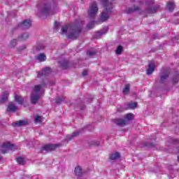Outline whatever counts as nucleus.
<instances>
[{
	"mask_svg": "<svg viewBox=\"0 0 179 179\" xmlns=\"http://www.w3.org/2000/svg\"><path fill=\"white\" fill-rule=\"evenodd\" d=\"M69 31V38H78L82 31V26L78 24H69L62 27V34H66Z\"/></svg>",
	"mask_w": 179,
	"mask_h": 179,
	"instance_id": "f257e3e1",
	"label": "nucleus"
},
{
	"mask_svg": "<svg viewBox=\"0 0 179 179\" xmlns=\"http://www.w3.org/2000/svg\"><path fill=\"white\" fill-rule=\"evenodd\" d=\"M106 9L101 13L100 21L107 22L110 19V15L113 12V4L108 3V0H102Z\"/></svg>",
	"mask_w": 179,
	"mask_h": 179,
	"instance_id": "f03ea898",
	"label": "nucleus"
},
{
	"mask_svg": "<svg viewBox=\"0 0 179 179\" xmlns=\"http://www.w3.org/2000/svg\"><path fill=\"white\" fill-rule=\"evenodd\" d=\"M43 87H45V84L44 83L35 85L32 94L31 95V103L32 104L37 103V101L41 97V90H43Z\"/></svg>",
	"mask_w": 179,
	"mask_h": 179,
	"instance_id": "7ed1b4c3",
	"label": "nucleus"
},
{
	"mask_svg": "<svg viewBox=\"0 0 179 179\" xmlns=\"http://www.w3.org/2000/svg\"><path fill=\"white\" fill-rule=\"evenodd\" d=\"M38 12L41 15H54V9L47 2H43L38 6Z\"/></svg>",
	"mask_w": 179,
	"mask_h": 179,
	"instance_id": "20e7f679",
	"label": "nucleus"
},
{
	"mask_svg": "<svg viewBox=\"0 0 179 179\" xmlns=\"http://www.w3.org/2000/svg\"><path fill=\"white\" fill-rule=\"evenodd\" d=\"M99 12V8L97 7V3L96 2H92L90 5V9L88 10V17L90 19H94L97 16V13Z\"/></svg>",
	"mask_w": 179,
	"mask_h": 179,
	"instance_id": "39448f33",
	"label": "nucleus"
},
{
	"mask_svg": "<svg viewBox=\"0 0 179 179\" xmlns=\"http://www.w3.org/2000/svg\"><path fill=\"white\" fill-rule=\"evenodd\" d=\"M146 5L148 6L145 8V12L147 13H156L157 12V9H159V6H153V1H145Z\"/></svg>",
	"mask_w": 179,
	"mask_h": 179,
	"instance_id": "423d86ee",
	"label": "nucleus"
},
{
	"mask_svg": "<svg viewBox=\"0 0 179 179\" xmlns=\"http://www.w3.org/2000/svg\"><path fill=\"white\" fill-rule=\"evenodd\" d=\"M31 27V20L27 19L24 20L22 22L17 24L15 29H20L21 30H27V29H30Z\"/></svg>",
	"mask_w": 179,
	"mask_h": 179,
	"instance_id": "0eeeda50",
	"label": "nucleus"
},
{
	"mask_svg": "<svg viewBox=\"0 0 179 179\" xmlns=\"http://www.w3.org/2000/svg\"><path fill=\"white\" fill-rule=\"evenodd\" d=\"M61 144H47L42 147L41 152L45 150V152H51L52 150H55L57 148H59Z\"/></svg>",
	"mask_w": 179,
	"mask_h": 179,
	"instance_id": "6e6552de",
	"label": "nucleus"
},
{
	"mask_svg": "<svg viewBox=\"0 0 179 179\" xmlns=\"http://www.w3.org/2000/svg\"><path fill=\"white\" fill-rule=\"evenodd\" d=\"M170 76V71L169 70H164L160 72L159 73V83H165L166 80L169 78V76Z\"/></svg>",
	"mask_w": 179,
	"mask_h": 179,
	"instance_id": "1a4fd4ad",
	"label": "nucleus"
},
{
	"mask_svg": "<svg viewBox=\"0 0 179 179\" xmlns=\"http://www.w3.org/2000/svg\"><path fill=\"white\" fill-rule=\"evenodd\" d=\"M51 68L45 67L43 69L42 71L38 73V78H43V76H48L51 73Z\"/></svg>",
	"mask_w": 179,
	"mask_h": 179,
	"instance_id": "9d476101",
	"label": "nucleus"
},
{
	"mask_svg": "<svg viewBox=\"0 0 179 179\" xmlns=\"http://www.w3.org/2000/svg\"><path fill=\"white\" fill-rule=\"evenodd\" d=\"M113 122L117 125V127H125V125H127V120L125 119H121V118H116L115 120H113Z\"/></svg>",
	"mask_w": 179,
	"mask_h": 179,
	"instance_id": "9b49d317",
	"label": "nucleus"
},
{
	"mask_svg": "<svg viewBox=\"0 0 179 179\" xmlns=\"http://www.w3.org/2000/svg\"><path fill=\"white\" fill-rule=\"evenodd\" d=\"M19 110V108L17 106L15 105V103L10 102L8 103V108H7V111L8 113H16Z\"/></svg>",
	"mask_w": 179,
	"mask_h": 179,
	"instance_id": "f8f14e48",
	"label": "nucleus"
},
{
	"mask_svg": "<svg viewBox=\"0 0 179 179\" xmlns=\"http://www.w3.org/2000/svg\"><path fill=\"white\" fill-rule=\"evenodd\" d=\"M10 148V143H3V145L0 146V152L3 154L8 153V151Z\"/></svg>",
	"mask_w": 179,
	"mask_h": 179,
	"instance_id": "ddd939ff",
	"label": "nucleus"
},
{
	"mask_svg": "<svg viewBox=\"0 0 179 179\" xmlns=\"http://www.w3.org/2000/svg\"><path fill=\"white\" fill-rule=\"evenodd\" d=\"M155 68H156L155 62L149 63L148 68L147 69V75H152L155 72Z\"/></svg>",
	"mask_w": 179,
	"mask_h": 179,
	"instance_id": "4468645a",
	"label": "nucleus"
},
{
	"mask_svg": "<svg viewBox=\"0 0 179 179\" xmlns=\"http://www.w3.org/2000/svg\"><path fill=\"white\" fill-rule=\"evenodd\" d=\"M138 10H141V7L138 6H133L132 7L126 8V13H134V12H138Z\"/></svg>",
	"mask_w": 179,
	"mask_h": 179,
	"instance_id": "2eb2a0df",
	"label": "nucleus"
},
{
	"mask_svg": "<svg viewBox=\"0 0 179 179\" xmlns=\"http://www.w3.org/2000/svg\"><path fill=\"white\" fill-rule=\"evenodd\" d=\"M9 97V93L8 92H5L2 95L1 98L0 99V104H3L8 101V99Z\"/></svg>",
	"mask_w": 179,
	"mask_h": 179,
	"instance_id": "dca6fc26",
	"label": "nucleus"
},
{
	"mask_svg": "<svg viewBox=\"0 0 179 179\" xmlns=\"http://www.w3.org/2000/svg\"><path fill=\"white\" fill-rule=\"evenodd\" d=\"M45 48L42 43H38L36 46L34 47V52H38L40 51H43Z\"/></svg>",
	"mask_w": 179,
	"mask_h": 179,
	"instance_id": "f3484780",
	"label": "nucleus"
},
{
	"mask_svg": "<svg viewBox=\"0 0 179 179\" xmlns=\"http://www.w3.org/2000/svg\"><path fill=\"white\" fill-rule=\"evenodd\" d=\"M80 133V131H74L71 135H67L66 138V141H71V139H73V138H76V136H78Z\"/></svg>",
	"mask_w": 179,
	"mask_h": 179,
	"instance_id": "a211bd4d",
	"label": "nucleus"
},
{
	"mask_svg": "<svg viewBox=\"0 0 179 179\" xmlns=\"http://www.w3.org/2000/svg\"><path fill=\"white\" fill-rule=\"evenodd\" d=\"M36 59L39 61V62H44V61L47 60V56H45V54L44 53H40L36 57Z\"/></svg>",
	"mask_w": 179,
	"mask_h": 179,
	"instance_id": "6ab92c4d",
	"label": "nucleus"
},
{
	"mask_svg": "<svg viewBox=\"0 0 179 179\" xmlns=\"http://www.w3.org/2000/svg\"><path fill=\"white\" fill-rule=\"evenodd\" d=\"M107 28L103 29V31H99L96 32L94 35L95 38H100V36H103V34H106L107 33Z\"/></svg>",
	"mask_w": 179,
	"mask_h": 179,
	"instance_id": "aec40b11",
	"label": "nucleus"
},
{
	"mask_svg": "<svg viewBox=\"0 0 179 179\" xmlns=\"http://www.w3.org/2000/svg\"><path fill=\"white\" fill-rule=\"evenodd\" d=\"M59 63L61 65L62 68H63V69H67L68 66H69V64L68 63V61L65 59H63L59 62Z\"/></svg>",
	"mask_w": 179,
	"mask_h": 179,
	"instance_id": "412c9836",
	"label": "nucleus"
},
{
	"mask_svg": "<svg viewBox=\"0 0 179 179\" xmlns=\"http://www.w3.org/2000/svg\"><path fill=\"white\" fill-rule=\"evenodd\" d=\"M15 100L17 103H18V104L21 105L23 104L24 101V99H23V97H22L20 95H15Z\"/></svg>",
	"mask_w": 179,
	"mask_h": 179,
	"instance_id": "4be33fe9",
	"label": "nucleus"
},
{
	"mask_svg": "<svg viewBox=\"0 0 179 179\" xmlns=\"http://www.w3.org/2000/svg\"><path fill=\"white\" fill-rule=\"evenodd\" d=\"M27 38H29V34L27 33L22 34L18 36V40L20 41H24L25 40H27Z\"/></svg>",
	"mask_w": 179,
	"mask_h": 179,
	"instance_id": "5701e85b",
	"label": "nucleus"
},
{
	"mask_svg": "<svg viewBox=\"0 0 179 179\" xmlns=\"http://www.w3.org/2000/svg\"><path fill=\"white\" fill-rule=\"evenodd\" d=\"M27 124H29L27 120H20L15 122V125L17 127H23L24 125H27Z\"/></svg>",
	"mask_w": 179,
	"mask_h": 179,
	"instance_id": "b1692460",
	"label": "nucleus"
},
{
	"mask_svg": "<svg viewBox=\"0 0 179 179\" xmlns=\"http://www.w3.org/2000/svg\"><path fill=\"white\" fill-rule=\"evenodd\" d=\"M120 152H114L110 155V160H117V159H120Z\"/></svg>",
	"mask_w": 179,
	"mask_h": 179,
	"instance_id": "393cba45",
	"label": "nucleus"
},
{
	"mask_svg": "<svg viewBox=\"0 0 179 179\" xmlns=\"http://www.w3.org/2000/svg\"><path fill=\"white\" fill-rule=\"evenodd\" d=\"M17 45V39H13L8 45L9 48H15Z\"/></svg>",
	"mask_w": 179,
	"mask_h": 179,
	"instance_id": "a878e982",
	"label": "nucleus"
},
{
	"mask_svg": "<svg viewBox=\"0 0 179 179\" xmlns=\"http://www.w3.org/2000/svg\"><path fill=\"white\" fill-rule=\"evenodd\" d=\"M74 173L76 176H78V177H80V176L83 174V173L82 172V168H80V166H76L75 169Z\"/></svg>",
	"mask_w": 179,
	"mask_h": 179,
	"instance_id": "bb28decb",
	"label": "nucleus"
},
{
	"mask_svg": "<svg viewBox=\"0 0 179 179\" xmlns=\"http://www.w3.org/2000/svg\"><path fill=\"white\" fill-rule=\"evenodd\" d=\"M131 85L129 84H126L123 89V94L127 95L129 93Z\"/></svg>",
	"mask_w": 179,
	"mask_h": 179,
	"instance_id": "cd10ccee",
	"label": "nucleus"
},
{
	"mask_svg": "<svg viewBox=\"0 0 179 179\" xmlns=\"http://www.w3.org/2000/svg\"><path fill=\"white\" fill-rule=\"evenodd\" d=\"M96 53H97V51H96V50L90 49V50H87V55L88 57H94V55Z\"/></svg>",
	"mask_w": 179,
	"mask_h": 179,
	"instance_id": "c85d7f7f",
	"label": "nucleus"
},
{
	"mask_svg": "<svg viewBox=\"0 0 179 179\" xmlns=\"http://www.w3.org/2000/svg\"><path fill=\"white\" fill-rule=\"evenodd\" d=\"M174 3L173 2H169L167 5H166V8L168 9V10H169V12H173V10H174Z\"/></svg>",
	"mask_w": 179,
	"mask_h": 179,
	"instance_id": "c756f323",
	"label": "nucleus"
},
{
	"mask_svg": "<svg viewBox=\"0 0 179 179\" xmlns=\"http://www.w3.org/2000/svg\"><path fill=\"white\" fill-rule=\"evenodd\" d=\"M129 108H136L138 107V103L130 102L127 104Z\"/></svg>",
	"mask_w": 179,
	"mask_h": 179,
	"instance_id": "7c9ffc66",
	"label": "nucleus"
},
{
	"mask_svg": "<svg viewBox=\"0 0 179 179\" xmlns=\"http://www.w3.org/2000/svg\"><path fill=\"white\" fill-rule=\"evenodd\" d=\"M123 48L122 45H118L117 49L115 50V52L117 55H121L122 52Z\"/></svg>",
	"mask_w": 179,
	"mask_h": 179,
	"instance_id": "2f4dec72",
	"label": "nucleus"
},
{
	"mask_svg": "<svg viewBox=\"0 0 179 179\" xmlns=\"http://www.w3.org/2000/svg\"><path fill=\"white\" fill-rule=\"evenodd\" d=\"M173 83H178L179 82V73H176L172 78Z\"/></svg>",
	"mask_w": 179,
	"mask_h": 179,
	"instance_id": "473e14b6",
	"label": "nucleus"
},
{
	"mask_svg": "<svg viewBox=\"0 0 179 179\" xmlns=\"http://www.w3.org/2000/svg\"><path fill=\"white\" fill-rule=\"evenodd\" d=\"M124 120H134V115L132 113H128L124 116Z\"/></svg>",
	"mask_w": 179,
	"mask_h": 179,
	"instance_id": "72a5a7b5",
	"label": "nucleus"
},
{
	"mask_svg": "<svg viewBox=\"0 0 179 179\" xmlns=\"http://www.w3.org/2000/svg\"><path fill=\"white\" fill-rule=\"evenodd\" d=\"M17 162L20 164L21 166H23V164L26 163V162H24V159L22 157L17 158Z\"/></svg>",
	"mask_w": 179,
	"mask_h": 179,
	"instance_id": "f704fd0d",
	"label": "nucleus"
},
{
	"mask_svg": "<svg viewBox=\"0 0 179 179\" xmlns=\"http://www.w3.org/2000/svg\"><path fill=\"white\" fill-rule=\"evenodd\" d=\"M35 122H41L43 121V117L37 115L34 119Z\"/></svg>",
	"mask_w": 179,
	"mask_h": 179,
	"instance_id": "c9c22d12",
	"label": "nucleus"
},
{
	"mask_svg": "<svg viewBox=\"0 0 179 179\" xmlns=\"http://www.w3.org/2000/svg\"><path fill=\"white\" fill-rule=\"evenodd\" d=\"M62 101H64V96L58 97L56 99L55 103L57 104H59V103H62Z\"/></svg>",
	"mask_w": 179,
	"mask_h": 179,
	"instance_id": "e433bc0d",
	"label": "nucleus"
},
{
	"mask_svg": "<svg viewBox=\"0 0 179 179\" xmlns=\"http://www.w3.org/2000/svg\"><path fill=\"white\" fill-rule=\"evenodd\" d=\"M94 23H96L94 21H92L87 25V27L88 29H93V27H94Z\"/></svg>",
	"mask_w": 179,
	"mask_h": 179,
	"instance_id": "4c0bfd02",
	"label": "nucleus"
},
{
	"mask_svg": "<svg viewBox=\"0 0 179 179\" xmlns=\"http://www.w3.org/2000/svg\"><path fill=\"white\" fill-rule=\"evenodd\" d=\"M26 45H22L17 48V51H23V50H26Z\"/></svg>",
	"mask_w": 179,
	"mask_h": 179,
	"instance_id": "58836bf2",
	"label": "nucleus"
},
{
	"mask_svg": "<svg viewBox=\"0 0 179 179\" xmlns=\"http://www.w3.org/2000/svg\"><path fill=\"white\" fill-rule=\"evenodd\" d=\"M10 147L11 148H9V150H16L17 149V146H16L12 143H10Z\"/></svg>",
	"mask_w": 179,
	"mask_h": 179,
	"instance_id": "ea45409f",
	"label": "nucleus"
},
{
	"mask_svg": "<svg viewBox=\"0 0 179 179\" xmlns=\"http://www.w3.org/2000/svg\"><path fill=\"white\" fill-rule=\"evenodd\" d=\"M172 143H174V145H177V144L179 143V139H178V138H173V139L172 140Z\"/></svg>",
	"mask_w": 179,
	"mask_h": 179,
	"instance_id": "a19ab883",
	"label": "nucleus"
},
{
	"mask_svg": "<svg viewBox=\"0 0 179 179\" xmlns=\"http://www.w3.org/2000/svg\"><path fill=\"white\" fill-rule=\"evenodd\" d=\"M146 146H150V148H155V145L152 143H148Z\"/></svg>",
	"mask_w": 179,
	"mask_h": 179,
	"instance_id": "79ce46f5",
	"label": "nucleus"
},
{
	"mask_svg": "<svg viewBox=\"0 0 179 179\" xmlns=\"http://www.w3.org/2000/svg\"><path fill=\"white\" fill-rule=\"evenodd\" d=\"M55 29H58L59 27V23L57 22H55Z\"/></svg>",
	"mask_w": 179,
	"mask_h": 179,
	"instance_id": "37998d69",
	"label": "nucleus"
},
{
	"mask_svg": "<svg viewBox=\"0 0 179 179\" xmlns=\"http://www.w3.org/2000/svg\"><path fill=\"white\" fill-rule=\"evenodd\" d=\"M87 75V71H84L83 72V76H86Z\"/></svg>",
	"mask_w": 179,
	"mask_h": 179,
	"instance_id": "c03bdc74",
	"label": "nucleus"
},
{
	"mask_svg": "<svg viewBox=\"0 0 179 179\" xmlns=\"http://www.w3.org/2000/svg\"><path fill=\"white\" fill-rule=\"evenodd\" d=\"M175 40H179V35L175 37Z\"/></svg>",
	"mask_w": 179,
	"mask_h": 179,
	"instance_id": "a18cd8bd",
	"label": "nucleus"
},
{
	"mask_svg": "<svg viewBox=\"0 0 179 179\" xmlns=\"http://www.w3.org/2000/svg\"><path fill=\"white\" fill-rule=\"evenodd\" d=\"M89 103L92 102V99H90V101H88Z\"/></svg>",
	"mask_w": 179,
	"mask_h": 179,
	"instance_id": "49530a36",
	"label": "nucleus"
},
{
	"mask_svg": "<svg viewBox=\"0 0 179 179\" xmlns=\"http://www.w3.org/2000/svg\"><path fill=\"white\" fill-rule=\"evenodd\" d=\"M178 162H179V156H178Z\"/></svg>",
	"mask_w": 179,
	"mask_h": 179,
	"instance_id": "de8ad7c7",
	"label": "nucleus"
},
{
	"mask_svg": "<svg viewBox=\"0 0 179 179\" xmlns=\"http://www.w3.org/2000/svg\"><path fill=\"white\" fill-rule=\"evenodd\" d=\"M97 146H99V143H96Z\"/></svg>",
	"mask_w": 179,
	"mask_h": 179,
	"instance_id": "09e8293b",
	"label": "nucleus"
},
{
	"mask_svg": "<svg viewBox=\"0 0 179 179\" xmlns=\"http://www.w3.org/2000/svg\"><path fill=\"white\" fill-rule=\"evenodd\" d=\"M131 1H135V0H131Z\"/></svg>",
	"mask_w": 179,
	"mask_h": 179,
	"instance_id": "8fccbe9b",
	"label": "nucleus"
}]
</instances>
